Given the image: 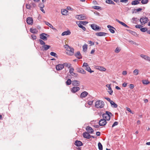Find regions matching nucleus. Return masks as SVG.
I'll use <instances>...</instances> for the list:
<instances>
[{"mask_svg": "<svg viewBox=\"0 0 150 150\" xmlns=\"http://www.w3.org/2000/svg\"><path fill=\"white\" fill-rule=\"evenodd\" d=\"M39 41L40 45H44L45 44V42L42 40L41 39H39Z\"/></svg>", "mask_w": 150, "mask_h": 150, "instance_id": "obj_39", "label": "nucleus"}, {"mask_svg": "<svg viewBox=\"0 0 150 150\" xmlns=\"http://www.w3.org/2000/svg\"><path fill=\"white\" fill-rule=\"evenodd\" d=\"M86 130L88 132L91 134L93 132V129L89 126H87L86 128Z\"/></svg>", "mask_w": 150, "mask_h": 150, "instance_id": "obj_18", "label": "nucleus"}, {"mask_svg": "<svg viewBox=\"0 0 150 150\" xmlns=\"http://www.w3.org/2000/svg\"><path fill=\"white\" fill-rule=\"evenodd\" d=\"M104 102L100 100L96 101L95 103V107L97 108H102L104 106Z\"/></svg>", "mask_w": 150, "mask_h": 150, "instance_id": "obj_2", "label": "nucleus"}, {"mask_svg": "<svg viewBox=\"0 0 150 150\" xmlns=\"http://www.w3.org/2000/svg\"><path fill=\"white\" fill-rule=\"evenodd\" d=\"M80 88L79 87H74L71 88V91L73 93H75L77 91H79Z\"/></svg>", "mask_w": 150, "mask_h": 150, "instance_id": "obj_16", "label": "nucleus"}, {"mask_svg": "<svg viewBox=\"0 0 150 150\" xmlns=\"http://www.w3.org/2000/svg\"><path fill=\"white\" fill-rule=\"evenodd\" d=\"M75 56L78 59H81L82 56L79 51H78L75 54Z\"/></svg>", "mask_w": 150, "mask_h": 150, "instance_id": "obj_24", "label": "nucleus"}, {"mask_svg": "<svg viewBox=\"0 0 150 150\" xmlns=\"http://www.w3.org/2000/svg\"><path fill=\"white\" fill-rule=\"evenodd\" d=\"M45 24L49 26L50 28H52L53 30H55V28L53 27V26L49 22L45 21Z\"/></svg>", "mask_w": 150, "mask_h": 150, "instance_id": "obj_31", "label": "nucleus"}, {"mask_svg": "<svg viewBox=\"0 0 150 150\" xmlns=\"http://www.w3.org/2000/svg\"><path fill=\"white\" fill-rule=\"evenodd\" d=\"M30 30L31 33L34 34L37 33L38 32V30L36 28H30Z\"/></svg>", "mask_w": 150, "mask_h": 150, "instance_id": "obj_25", "label": "nucleus"}, {"mask_svg": "<svg viewBox=\"0 0 150 150\" xmlns=\"http://www.w3.org/2000/svg\"><path fill=\"white\" fill-rule=\"evenodd\" d=\"M31 37L34 40H35L36 39V37L35 35H31Z\"/></svg>", "mask_w": 150, "mask_h": 150, "instance_id": "obj_51", "label": "nucleus"}, {"mask_svg": "<svg viewBox=\"0 0 150 150\" xmlns=\"http://www.w3.org/2000/svg\"><path fill=\"white\" fill-rule=\"evenodd\" d=\"M105 2L106 3L109 4H115V3L112 0H106Z\"/></svg>", "mask_w": 150, "mask_h": 150, "instance_id": "obj_35", "label": "nucleus"}, {"mask_svg": "<svg viewBox=\"0 0 150 150\" xmlns=\"http://www.w3.org/2000/svg\"><path fill=\"white\" fill-rule=\"evenodd\" d=\"M98 149L99 150H103V146L100 142H98Z\"/></svg>", "mask_w": 150, "mask_h": 150, "instance_id": "obj_34", "label": "nucleus"}, {"mask_svg": "<svg viewBox=\"0 0 150 150\" xmlns=\"http://www.w3.org/2000/svg\"><path fill=\"white\" fill-rule=\"evenodd\" d=\"M100 7L97 6H95L93 7V8L96 10L100 9Z\"/></svg>", "mask_w": 150, "mask_h": 150, "instance_id": "obj_55", "label": "nucleus"}, {"mask_svg": "<svg viewBox=\"0 0 150 150\" xmlns=\"http://www.w3.org/2000/svg\"><path fill=\"white\" fill-rule=\"evenodd\" d=\"M89 133L85 132L83 134V137L85 138L89 139L91 137V135L89 134Z\"/></svg>", "mask_w": 150, "mask_h": 150, "instance_id": "obj_10", "label": "nucleus"}, {"mask_svg": "<svg viewBox=\"0 0 150 150\" xmlns=\"http://www.w3.org/2000/svg\"><path fill=\"white\" fill-rule=\"evenodd\" d=\"M88 94V93L86 91H84L82 92L80 95V97L82 98L86 97Z\"/></svg>", "mask_w": 150, "mask_h": 150, "instance_id": "obj_23", "label": "nucleus"}, {"mask_svg": "<svg viewBox=\"0 0 150 150\" xmlns=\"http://www.w3.org/2000/svg\"><path fill=\"white\" fill-rule=\"evenodd\" d=\"M87 48H88L87 45L85 44L83 46V51L84 52L86 51L87 49Z\"/></svg>", "mask_w": 150, "mask_h": 150, "instance_id": "obj_32", "label": "nucleus"}, {"mask_svg": "<svg viewBox=\"0 0 150 150\" xmlns=\"http://www.w3.org/2000/svg\"><path fill=\"white\" fill-rule=\"evenodd\" d=\"M145 59L148 61L150 62V57L146 55L145 57Z\"/></svg>", "mask_w": 150, "mask_h": 150, "instance_id": "obj_47", "label": "nucleus"}, {"mask_svg": "<svg viewBox=\"0 0 150 150\" xmlns=\"http://www.w3.org/2000/svg\"><path fill=\"white\" fill-rule=\"evenodd\" d=\"M107 27L108 28H109V30L111 33H115V31L114 29H115L114 27L110 25H108L107 26Z\"/></svg>", "mask_w": 150, "mask_h": 150, "instance_id": "obj_17", "label": "nucleus"}, {"mask_svg": "<svg viewBox=\"0 0 150 150\" xmlns=\"http://www.w3.org/2000/svg\"><path fill=\"white\" fill-rule=\"evenodd\" d=\"M116 21H117V22L118 23H119L120 24H121L123 26L126 27L127 28H129V27L126 24H125V23L120 21L118 19H116Z\"/></svg>", "mask_w": 150, "mask_h": 150, "instance_id": "obj_21", "label": "nucleus"}, {"mask_svg": "<svg viewBox=\"0 0 150 150\" xmlns=\"http://www.w3.org/2000/svg\"><path fill=\"white\" fill-rule=\"evenodd\" d=\"M64 47L65 48L67 49V50H68V48H69L70 47H69L68 45H64Z\"/></svg>", "mask_w": 150, "mask_h": 150, "instance_id": "obj_64", "label": "nucleus"}, {"mask_svg": "<svg viewBox=\"0 0 150 150\" xmlns=\"http://www.w3.org/2000/svg\"><path fill=\"white\" fill-rule=\"evenodd\" d=\"M26 22L29 25H32L33 23V20L31 17L27 18L26 19Z\"/></svg>", "mask_w": 150, "mask_h": 150, "instance_id": "obj_9", "label": "nucleus"}, {"mask_svg": "<svg viewBox=\"0 0 150 150\" xmlns=\"http://www.w3.org/2000/svg\"><path fill=\"white\" fill-rule=\"evenodd\" d=\"M63 65L64 66H64L68 67V68H70L71 66V64L68 63H65Z\"/></svg>", "mask_w": 150, "mask_h": 150, "instance_id": "obj_33", "label": "nucleus"}, {"mask_svg": "<svg viewBox=\"0 0 150 150\" xmlns=\"http://www.w3.org/2000/svg\"><path fill=\"white\" fill-rule=\"evenodd\" d=\"M110 104H111V107L112 108H116L117 107V105L112 100V101L110 102Z\"/></svg>", "mask_w": 150, "mask_h": 150, "instance_id": "obj_27", "label": "nucleus"}, {"mask_svg": "<svg viewBox=\"0 0 150 150\" xmlns=\"http://www.w3.org/2000/svg\"><path fill=\"white\" fill-rule=\"evenodd\" d=\"M26 8L28 9H30L31 8V6L29 4H26Z\"/></svg>", "mask_w": 150, "mask_h": 150, "instance_id": "obj_50", "label": "nucleus"}, {"mask_svg": "<svg viewBox=\"0 0 150 150\" xmlns=\"http://www.w3.org/2000/svg\"><path fill=\"white\" fill-rule=\"evenodd\" d=\"M127 110L130 113L133 114V112L129 108H127Z\"/></svg>", "mask_w": 150, "mask_h": 150, "instance_id": "obj_61", "label": "nucleus"}, {"mask_svg": "<svg viewBox=\"0 0 150 150\" xmlns=\"http://www.w3.org/2000/svg\"><path fill=\"white\" fill-rule=\"evenodd\" d=\"M107 33L104 32H98L96 33V35L97 36H105L107 34Z\"/></svg>", "mask_w": 150, "mask_h": 150, "instance_id": "obj_19", "label": "nucleus"}, {"mask_svg": "<svg viewBox=\"0 0 150 150\" xmlns=\"http://www.w3.org/2000/svg\"><path fill=\"white\" fill-rule=\"evenodd\" d=\"M126 30L132 35L135 36H137V34L136 32L129 30L127 29Z\"/></svg>", "mask_w": 150, "mask_h": 150, "instance_id": "obj_26", "label": "nucleus"}, {"mask_svg": "<svg viewBox=\"0 0 150 150\" xmlns=\"http://www.w3.org/2000/svg\"><path fill=\"white\" fill-rule=\"evenodd\" d=\"M146 55L143 54H141L140 55V57L144 59H145V57H146Z\"/></svg>", "mask_w": 150, "mask_h": 150, "instance_id": "obj_60", "label": "nucleus"}, {"mask_svg": "<svg viewBox=\"0 0 150 150\" xmlns=\"http://www.w3.org/2000/svg\"><path fill=\"white\" fill-rule=\"evenodd\" d=\"M68 50H67V53L69 55H72L74 54V49L70 47L68 48Z\"/></svg>", "mask_w": 150, "mask_h": 150, "instance_id": "obj_6", "label": "nucleus"}, {"mask_svg": "<svg viewBox=\"0 0 150 150\" xmlns=\"http://www.w3.org/2000/svg\"><path fill=\"white\" fill-rule=\"evenodd\" d=\"M61 12L62 15H66L67 14L68 11L66 9H63L61 10Z\"/></svg>", "mask_w": 150, "mask_h": 150, "instance_id": "obj_29", "label": "nucleus"}, {"mask_svg": "<svg viewBox=\"0 0 150 150\" xmlns=\"http://www.w3.org/2000/svg\"><path fill=\"white\" fill-rule=\"evenodd\" d=\"M142 26L141 25H136L135 27L136 28H140L142 27Z\"/></svg>", "mask_w": 150, "mask_h": 150, "instance_id": "obj_58", "label": "nucleus"}, {"mask_svg": "<svg viewBox=\"0 0 150 150\" xmlns=\"http://www.w3.org/2000/svg\"><path fill=\"white\" fill-rule=\"evenodd\" d=\"M39 6L40 8H44V4H39Z\"/></svg>", "mask_w": 150, "mask_h": 150, "instance_id": "obj_52", "label": "nucleus"}, {"mask_svg": "<svg viewBox=\"0 0 150 150\" xmlns=\"http://www.w3.org/2000/svg\"><path fill=\"white\" fill-rule=\"evenodd\" d=\"M120 51V49L119 47H117L115 50V53H118Z\"/></svg>", "mask_w": 150, "mask_h": 150, "instance_id": "obj_42", "label": "nucleus"}, {"mask_svg": "<svg viewBox=\"0 0 150 150\" xmlns=\"http://www.w3.org/2000/svg\"><path fill=\"white\" fill-rule=\"evenodd\" d=\"M128 0H121L120 1V2H124L125 3H127L128 2Z\"/></svg>", "mask_w": 150, "mask_h": 150, "instance_id": "obj_57", "label": "nucleus"}, {"mask_svg": "<svg viewBox=\"0 0 150 150\" xmlns=\"http://www.w3.org/2000/svg\"><path fill=\"white\" fill-rule=\"evenodd\" d=\"M96 68L100 71H105L106 70V69L102 66H96Z\"/></svg>", "mask_w": 150, "mask_h": 150, "instance_id": "obj_14", "label": "nucleus"}, {"mask_svg": "<svg viewBox=\"0 0 150 150\" xmlns=\"http://www.w3.org/2000/svg\"><path fill=\"white\" fill-rule=\"evenodd\" d=\"M84 68L85 70L89 72L90 73H92L94 72L93 71L91 70V69L89 65L87 66V67H85Z\"/></svg>", "mask_w": 150, "mask_h": 150, "instance_id": "obj_28", "label": "nucleus"}, {"mask_svg": "<svg viewBox=\"0 0 150 150\" xmlns=\"http://www.w3.org/2000/svg\"><path fill=\"white\" fill-rule=\"evenodd\" d=\"M50 54L51 56H54L56 57H57V54L54 52H51L50 53Z\"/></svg>", "mask_w": 150, "mask_h": 150, "instance_id": "obj_41", "label": "nucleus"}, {"mask_svg": "<svg viewBox=\"0 0 150 150\" xmlns=\"http://www.w3.org/2000/svg\"><path fill=\"white\" fill-rule=\"evenodd\" d=\"M132 4L134 5H137V3L136 2V0L132 1Z\"/></svg>", "mask_w": 150, "mask_h": 150, "instance_id": "obj_56", "label": "nucleus"}, {"mask_svg": "<svg viewBox=\"0 0 150 150\" xmlns=\"http://www.w3.org/2000/svg\"><path fill=\"white\" fill-rule=\"evenodd\" d=\"M50 46L49 45H44L42 47L41 50L43 51H46L50 47Z\"/></svg>", "mask_w": 150, "mask_h": 150, "instance_id": "obj_12", "label": "nucleus"}, {"mask_svg": "<svg viewBox=\"0 0 150 150\" xmlns=\"http://www.w3.org/2000/svg\"><path fill=\"white\" fill-rule=\"evenodd\" d=\"M128 41L130 43L132 44H136V43L132 40H129Z\"/></svg>", "mask_w": 150, "mask_h": 150, "instance_id": "obj_54", "label": "nucleus"}, {"mask_svg": "<svg viewBox=\"0 0 150 150\" xmlns=\"http://www.w3.org/2000/svg\"><path fill=\"white\" fill-rule=\"evenodd\" d=\"M88 66V65L87 63L84 62L83 64L82 67H87V66Z\"/></svg>", "mask_w": 150, "mask_h": 150, "instance_id": "obj_48", "label": "nucleus"}, {"mask_svg": "<svg viewBox=\"0 0 150 150\" xmlns=\"http://www.w3.org/2000/svg\"><path fill=\"white\" fill-rule=\"evenodd\" d=\"M67 8L68 10H71V11H72L73 9V8H71V7H70L69 6L67 7Z\"/></svg>", "mask_w": 150, "mask_h": 150, "instance_id": "obj_63", "label": "nucleus"}, {"mask_svg": "<svg viewBox=\"0 0 150 150\" xmlns=\"http://www.w3.org/2000/svg\"><path fill=\"white\" fill-rule=\"evenodd\" d=\"M80 23H82V24L83 25L87 24L88 23V22L86 21H80Z\"/></svg>", "mask_w": 150, "mask_h": 150, "instance_id": "obj_62", "label": "nucleus"}, {"mask_svg": "<svg viewBox=\"0 0 150 150\" xmlns=\"http://www.w3.org/2000/svg\"><path fill=\"white\" fill-rule=\"evenodd\" d=\"M64 68V66L63 64H59L56 66V68L57 70H60Z\"/></svg>", "mask_w": 150, "mask_h": 150, "instance_id": "obj_11", "label": "nucleus"}, {"mask_svg": "<svg viewBox=\"0 0 150 150\" xmlns=\"http://www.w3.org/2000/svg\"><path fill=\"white\" fill-rule=\"evenodd\" d=\"M76 18L78 20H83L86 19V17L83 14L76 15Z\"/></svg>", "mask_w": 150, "mask_h": 150, "instance_id": "obj_7", "label": "nucleus"}, {"mask_svg": "<svg viewBox=\"0 0 150 150\" xmlns=\"http://www.w3.org/2000/svg\"><path fill=\"white\" fill-rule=\"evenodd\" d=\"M69 69V73L71 74L72 73L74 72V69L72 67H70V68Z\"/></svg>", "mask_w": 150, "mask_h": 150, "instance_id": "obj_44", "label": "nucleus"}, {"mask_svg": "<svg viewBox=\"0 0 150 150\" xmlns=\"http://www.w3.org/2000/svg\"><path fill=\"white\" fill-rule=\"evenodd\" d=\"M148 21V18L146 17L141 18L140 20V21L142 25L146 23Z\"/></svg>", "mask_w": 150, "mask_h": 150, "instance_id": "obj_5", "label": "nucleus"}, {"mask_svg": "<svg viewBox=\"0 0 150 150\" xmlns=\"http://www.w3.org/2000/svg\"><path fill=\"white\" fill-rule=\"evenodd\" d=\"M139 70L137 69H135L133 71L134 74L135 75H137L139 74Z\"/></svg>", "mask_w": 150, "mask_h": 150, "instance_id": "obj_37", "label": "nucleus"}, {"mask_svg": "<svg viewBox=\"0 0 150 150\" xmlns=\"http://www.w3.org/2000/svg\"><path fill=\"white\" fill-rule=\"evenodd\" d=\"M91 27L93 30H95L99 31L100 30V28L98 26L94 24H91Z\"/></svg>", "mask_w": 150, "mask_h": 150, "instance_id": "obj_4", "label": "nucleus"}, {"mask_svg": "<svg viewBox=\"0 0 150 150\" xmlns=\"http://www.w3.org/2000/svg\"><path fill=\"white\" fill-rule=\"evenodd\" d=\"M148 30L147 28H142L140 29V30L143 32L146 31L147 32V31H148Z\"/></svg>", "mask_w": 150, "mask_h": 150, "instance_id": "obj_38", "label": "nucleus"}, {"mask_svg": "<svg viewBox=\"0 0 150 150\" xmlns=\"http://www.w3.org/2000/svg\"><path fill=\"white\" fill-rule=\"evenodd\" d=\"M143 83L144 84H148L149 83V82L147 80H143Z\"/></svg>", "mask_w": 150, "mask_h": 150, "instance_id": "obj_43", "label": "nucleus"}, {"mask_svg": "<svg viewBox=\"0 0 150 150\" xmlns=\"http://www.w3.org/2000/svg\"><path fill=\"white\" fill-rule=\"evenodd\" d=\"M93 100L92 101H88V104L89 105H92Z\"/></svg>", "mask_w": 150, "mask_h": 150, "instance_id": "obj_45", "label": "nucleus"}, {"mask_svg": "<svg viewBox=\"0 0 150 150\" xmlns=\"http://www.w3.org/2000/svg\"><path fill=\"white\" fill-rule=\"evenodd\" d=\"M112 115V114L110 112L106 111L105 113L103 114V117L106 120H110L111 116Z\"/></svg>", "mask_w": 150, "mask_h": 150, "instance_id": "obj_1", "label": "nucleus"}, {"mask_svg": "<svg viewBox=\"0 0 150 150\" xmlns=\"http://www.w3.org/2000/svg\"><path fill=\"white\" fill-rule=\"evenodd\" d=\"M40 38L41 40H47V37L49 36V35L45 33H42L40 35Z\"/></svg>", "mask_w": 150, "mask_h": 150, "instance_id": "obj_3", "label": "nucleus"}, {"mask_svg": "<svg viewBox=\"0 0 150 150\" xmlns=\"http://www.w3.org/2000/svg\"><path fill=\"white\" fill-rule=\"evenodd\" d=\"M80 82L77 80H74L72 81V84L74 86H78L79 85Z\"/></svg>", "mask_w": 150, "mask_h": 150, "instance_id": "obj_15", "label": "nucleus"}, {"mask_svg": "<svg viewBox=\"0 0 150 150\" xmlns=\"http://www.w3.org/2000/svg\"><path fill=\"white\" fill-rule=\"evenodd\" d=\"M148 0H142L141 1V3L142 4H146L148 3Z\"/></svg>", "mask_w": 150, "mask_h": 150, "instance_id": "obj_40", "label": "nucleus"}, {"mask_svg": "<svg viewBox=\"0 0 150 150\" xmlns=\"http://www.w3.org/2000/svg\"><path fill=\"white\" fill-rule=\"evenodd\" d=\"M118 124V122H114V123L112 125V127H114L117 125Z\"/></svg>", "mask_w": 150, "mask_h": 150, "instance_id": "obj_49", "label": "nucleus"}, {"mask_svg": "<svg viewBox=\"0 0 150 150\" xmlns=\"http://www.w3.org/2000/svg\"><path fill=\"white\" fill-rule=\"evenodd\" d=\"M76 70L78 72L81 73L82 74H85L86 73V71L82 68H77L76 69Z\"/></svg>", "mask_w": 150, "mask_h": 150, "instance_id": "obj_13", "label": "nucleus"}, {"mask_svg": "<svg viewBox=\"0 0 150 150\" xmlns=\"http://www.w3.org/2000/svg\"><path fill=\"white\" fill-rule=\"evenodd\" d=\"M105 98L106 99L107 101L109 102L110 103V102L112 101V100H111L110 98H108L105 97Z\"/></svg>", "mask_w": 150, "mask_h": 150, "instance_id": "obj_59", "label": "nucleus"}, {"mask_svg": "<svg viewBox=\"0 0 150 150\" xmlns=\"http://www.w3.org/2000/svg\"><path fill=\"white\" fill-rule=\"evenodd\" d=\"M70 79H68L66 83V84L68 85H70L71 83H72Z\"/></svg>", "mask_w": 150, "mask_h": 150, "instance_id": "obj_36", "label": "nucleus"}, {"mask_svg": "<svg viewBox=\"0 0 150 150\" xmlns=\"http://www.w3.org/2000/svg\"><path fill=\"white\" fill-rule=\"evenodd\" d=\"M71 33V32L69 30L64 32L62 34V36L67 35H70Z\"/></svg>", "mask_w": 150, "mask_h": 150, "instance_id": "obj_22", "label": "nucleus"}, {"mask_svg": "<svg viewBox=\"0 0 150 150\" xmlns=\"http://www.w3.org/2000/svg\"><path fill=\"white\" fill-rule=\"evenodd\" d=\"M75 145L77 146H80L83 145V144L81 141L77 140L75 142Z\"/></svg>", "mask_w": 150, "mask_h": 150, "instance_id": "obj_20", "label": "nucleus"}, {"mask_svg": "<svg viewBox=\"0 0 150 150\" xmlns=\"http://www.w3.org/2000/svg\"><path fill=\"white\" fill-rule=\"evenodd\" d=\"M78 26L79 27L82 28L83 30H84V31H85L86 30V28H85V27H84L82 25V23H79V24H78Z\"/></svg>", "mask_w": 150, "mask_h": 150, "instance_id": "obj_30", "label": "nucleus"}, {"mask_svg": "<svg viewBox=\"0 0 150 150\" xmlns=\"http://www.w3.org/2000/svg\"><path fill=\"white\" fill-rule=\"evenodd\" d=\"M107 123L105 119H103L100 120L99 121V124L100 126H104Z\"/></svg>", "mask_w": 150, "mask_h": 150, "instance_id": "obj_8", "label": "nucleus"}, {"mask_svg": "<svg viewBox=\"0 0 150 150\" xmlns=\"http://www.w3.org/2000/svg\"><path fill=\"white\" fill-rule=\"evenodd\" d=\"M71 74V75L74 77H77L78 75V74L77 73H74V72L72 73Z\"/></svg>", "mask_w": 150, "mask_h": 150, "instance_id": "obj_46", "label": "nucleus"}, {"mask_svg": "<svg viewBox=\"0 0 150 150\" xmlns=\"http://www.w3.org/2000/svg\"><path fill=\"white\" fill-rule=\"evenodd\" d=\"M108 92L110 95H112L113 93V91L112 89H111L110 90H108Z\"/></svg>", "mask_w": 150, "mask_h": 150, "instance_id": "obj_53", "label": "nucleus"}]
</instances>
